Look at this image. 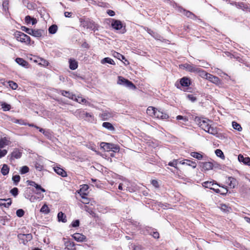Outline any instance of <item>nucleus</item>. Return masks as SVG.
<instances>
[{
    "mask_svg": "<svg viewBox=\"0 0 250 250\" xmlns=\"http://www.w3.org/2000/svg\"><path fill=\"white\" fill-rule=\"evenodd\" d=\"M11 194L15 197L18 194V189L17 188H14L10 190Z\"/></svg>",
    "mask_w": 250,
    "mask_h": 250,
    "instance_id": "51",
    "label": "nucleus"
},
{
    "mask_svg": "<svg viewBox=\"0 0 250 250\" xmlns=\"http://www.w3.org/2000/svg\"><path fill=\"white\" fill-rule=\"evenodd\" d=\"M232 126L233 127L234 129L239 131H241L242 129L241 125L240 124H239L238 123H236V122H232Z\"/></svg>",
    "mask_w": 250,
    "mask_h": 250,
    "instance_id": "40",
    "label": "nucleus"
},
{
    "mask_svg": "<svg viewBox=\"0 0 250 250\" xmlns=\"http://www.w3.org/2000/svg\"><path fill=\"white\" fill-rule=\"evenodd\" d=\"M88 189V186L87 185H83L81 189L78 191V193H86V191Z\"/></svg>",
    "mask_w": 250,
    "mask_h": 250,
    "instance_id": "46",
    "label": "nucleus"
},
{
    "mask_svg": "<svg viewBox=\"0 0 250 250\" xmlns=\"http://www.w3.org/2000/svg\"><path fill=\"white\" fill-rule=\"evenodd\" d=\"M195 122L199 125V126L206 131L209 125L210 121L206 118L201 117H196Z\"/></svg>",
    "mask_w": 250,
    "mask_h": 250,
    "instance_id": "2",
    "label": "nucleus"
},
{
    "mask_svg": "<svg viewBox=\"0 0 250 250\" xmlns=\"http://www.w3.org/2000/svg\"><path fill=\"white\" fill-rule=\"evenodd\" d=\"M198 73L199 76L201 77L202 78L207 79L208 75L209 73L206 72L205 71L203 70L202 69H201L199 67H197V71L195 72Z\"/></svg>",
    "mask_w": 250,
    "mask_h": 250,
    "instance_id": "21",
    "label": "nucleus"
},
{
    "mask_svg": "<svg viewBox=\"0 0 250 250\" xmlns=\"http://www.w3.org/2000/svg\"><path fill=\"white\" fill-rule=\"evenodd\" d=\"M80 114H82L83 115H84L85 117H91V115L90 113L85 112L84 111H80L78 112Z\"/></svg>",
    "mask_w": 250,
    "mask_h": 250,
    "instance_id": "62",
    "label": "nucleus"
},
{
    "mask_svg": "<svg viewBox=\"0 0 250 250\" xmlns=\"http://www.w3.org/2000/svg\"><path fill=\"white\" fill-rule=\"evenodd\" d=\"M65 249L68 250H76V249L74 248L75 244L71 241H67L64 242Z\"/></svg>",
    "mask_w": 250,
    "mask_h": 250,
    "instance_id": "20",
    "label": "nucleus"
},
{
    "mask_svg": "<svg viewBox=\"0 0 250 250\" xmlns=\"http://www.w3.org/2000/svg\"><path fill=\"white\" fill-rule=\"evenodd\" d=\"M35 167L36 169L40 171H42L43 168V166L42 164L38 162H36L35 164Z\"/></svg>",
    "mask_w": 250,
    "mask_h": 250,
    "instance_id": "48",
    "label": "nucleus"
},
{
    "mask_svg": "<svg viewBox=\"0 0 250 250\" xmlns=\"http://www.w3.org/2000/svg\"><path fill=\"white\" fill-rule=\"evenodd\" d=\"M227 182L230 188H233L236 186V180L235 178L229 177Z\"/></svg>",
    "mask_w": 250,
    "mask_h": 250,
    "instance_id": "23",
    "label": "nucleus"
},
{
    "mask_svg": "<svg viewBox=\"0 0 250 250\" xmlns=\"http://www.w3.org/2000/svg\"><path fill=\"white\" fill-rule=\"evenodd\" d=\"M15 37L17 40L25 44H29L30 42V38L23 33L17 31L15 33Z\"/></svg>",
    "mask_w": 250,
    "mask_h": 250,
    "instance_id": "1",
    "label": "nucleus"
},
{
    "mask_svg": "<svg viewBox=\"0 0 250 250\" xmlns=\"http://www.w3.org/2000/svg\"><path fill=\"white\" fill-rule=\"evenodd\" d=\"M58 29V27L56 25H52L50 27H49L48 29V31L50 34H55Z\"/></svg>",
    "mask_w": 250,
    "mask_h": 250,
    "instance_id": "39",
    "label": "nucleus"
},
{
    "mask_svg": "<svg viewBox=\"0 0 250 250\" xmlns=\"http://www.w3.org/2000/svg\"><path fill=\"white\" fill-rule=\"evenodd\" d=\"M177 163L178 161L177 160H174L172 162H169L168 165L171 167H176Z\"/></svg>",
    "mask_w": 250,
    "mask_h": 250,
    "instance_id": "53",
    "label": "nucleus"
},
{
    "mask_svg": "<svg viewBox=\"0 0 250 250\" xmlns=\"http://www.w3.org/2000/svg\"><path fill=\"white\" fill-rule=\"evenodd\" d=\"M76 100L77 102L79 103H84L86 105H90V104L89 102H87L85 99L81 97L78 96L77 97H76L75 95L74 99Z\"/></svg>",
    "mask_w": 250,
    "mask_h": 250,
    "instance_id": "27",
    "label": "nucleus"
},
{
    "mask_svg": "<svg viewBox=\"0 0 250 250\" xmlns=\"http://www.w3.org/2000/svg\"><path fill=\"white\" fill-rule=\"evenodd\" d=\"M183 11L184 14L187 17L190 18L191 19H194V18L195 17V16L190 11H186L185 10H184Z\"/></svg>",
    "mask_w": 250,
    "mask_h": 250,
    "instance_id": "42",
    "label": "nucleus"
},
{
    "mask_svg": "<svg viewBox=\"0 0 250 250\" xmlns=\"http://www.w3.org/2000/svg\"><path fill=\"white\" fill-rule=\"evenodd\" d=\"M205 131L214 135L217 134L218 133L217 129L216 127H214L211 126L210 125H209V126Z\"/></svg>",
    "mask_w": 250,
    "mask_h": 250,
    "instance_id": "25",
    "label": "nucleus"
},
{
    "mask_svg": "<svg viewBox=\"0 0 250 250\" xmlns=\"http://www.w3.org/2000/svg\"><path fill=\"white\" fill-rule=\"evenodd\" d=\"M1 107L4 111H8L11 109V105L5 103H2Z\"/></svg>",
    "mask_w": 250,
    "mask_h": 250,
    "instance_id": "44",
    "label": "nucleus"
},
{
    "mask_svg": "<svg viewBox=\"0 0 250 250\" xmlns=\"http://www.w3.org/2000/svg\"><path fill=\"white\" fill-rule=\"evenodd\" d=\"M40 211L44 214H48L50 210L48 206L46 204H44L41 208Z\"/></svg>",
    "mask_w": 250,
    "mask_h": 250,
    "instance_id": "38",
    "label": "nucleus"
},
{
    "mask_svg": "<svg viewBox=\"0 0 250 250\" xmlns=\"http://www.w3.org/2000/svg\"><path fill=\"white\" fill-rule=\"evenodd\" d=\"M32 18H32L30 16H26L25 18V21L26 22V23H27V24L30 23L32 20Z\"/></svg>",
    "mask_w": 250,
    "mask_h": 250,
    "instance_id": "59",
    "label": "nucleus"
},
{
    "mask_svg": "<svg viewBox=\"0 0 250 250\" xmlns=\"http://www.w3.org/2000/svg\"><path fill=\"white\" fill-rule=\"evenodd\" d=\"M24 211L22 209H19L16 211V214L19 217H22L24 215Z\"/></svg>",
    "mask_w": 250,
    "mask_h": 250,
    "instance_id": "49",
    "label": "nucleus"
},
{
    "mask_svg": "<svg viewBox=\"0 0 250 250\" xmlns=\"http://www.w3.org/2000/svg\"><path fill=\"white\" fill-rule=\"evenodd\" d=\"M61 92L62 95L67 97L72 100L74 99L75 95H73L72 93L69 92V91L61 90Z\"/></svg>",
    "mask_w": 250,
    "mask_h": 250,
    "instance_id": "29",
    "label": "nucleus"
},
{
    "mask_svg": "<svg viewBox=\"0 0 250 250\" xmlns=\"http://www.w3.org/2000/svg\"><path fill=\"white\" fill-rule=\"evenodd\" d=\"M100 146L103 148L105 151H109L112 149L113 144L102 142L100 144Z\"/></svg>",
    "mask_w": 250,
    "mask_h": 250,
    "instance_id": "15",
    "label": "nucleus"
},
{
    "mask_svg": "<svg viewBox=\"0 0 250 250\" xmlns=\"http://www.w3.org/2000/svg\"><path fill=\"white\" fill-rule=\"evenodd\" d=\"M44 33V31L41 29H32L30 35L35 37H41Z\"/></svg>",
    "mask_w": 250,
    "mask_h": 250,
    "instance_id": "11",
    "label": "nucleus"
},
{
    "mask_svg": "<svg viewBox=\"0 0 250 250\" xmlns=\"http://www.w3.org/2000/svg\"><path fill=\"white\" fill-rule=\"evenodd\" d=\"M214 185V184L213 182L211 181H206L202 184L203 186L206 188H209L212 189L216 193L220 192V190L219 189H215L214 188L212 187Z\"/></svg>",
    "mask_w": 250,
    "mask_h": 250,
    "instance_id": "8",
    "label": "nucleus"
},
{
    "mask_svg": "<svg viewBox=\"0 0 250 250\" xmlns=\"http://www.w3.org/2000/svg\"><path fill=\"white\" fill-rule=\"evenodd\" d=\"M117 83L119 84L123 85L129 88H135V85L132 82L121 76L118 77V81Z\"/></svg>",
    "mask_w": 250,
    "mask_h": 250,
    "instance_id": "3",
    "label": "nucleus"
},
{
    "mask_svg": "<svg viewBox=\"0 0 250 250\" xmlns=\"http://www.w3.org/2000/svg\"><path fill=\"white\" fill-rule=\"evenodd\" d=\"M191 156L194 158L197 159L198 160H201L203 158V156L201 153L197 152H192L191 153Z\"/></svg>",
    "mask_w": 250,
    "mask_h": 250,
    "instance_id": "37",
    "label": "nucleus"
},
{
    "mask_svg": "<svg viewBox=\"0 0 250 250\" xmlns=\"http://www.w3.org/2000/svg\"><path fill=\"white\" fill-rule=\"evenodd\" d=\"M9 85L13 89H16L18 88V84L13 81L9 82Z\"/></svg>",
    "mask_w": 250,
    "mask_h": 250,
    "instance_id": "50",
    "label": "nucleus"
},
{
    "mask_svg": "<svg viewBox=\"0 0 250 250\" xmlns=\"http://www.w3.org/2000/svg\"><path fill=\"white\" fill-rule=\"evenodd\" d=\"M8 0H3L2 6L5 11L8 9Z\"/></svg>",
    "mask_w": 250,
    "mask_h": 250,
    "instance_id": "55",
    "label": "nucleus"
},
{
    "mask_svg": "<svg viewBox=\"0 0 250 250\" xmlns=\"http://www.w3.org/2000/svg\"><path fill=\"white\" fill-rule=\"evenodd\" d=\"M100 116L103 120H108L112 117V114L107 111H105L100 115Z\"/></svg>",
    "mask_w": 250,
    "mask_h": 250,
    "instance_id": "22",
    "label": "nucleus"
},
{
    "mask_svg": "<svg viewBox=\"0 0 250 250\" xmlns=\"http://www.w3.org/2000/svg\"><path fill=\"white\" fill-rule=\"evenodd\" d=\"M11 144L10 141L6 137H3L0 139V148H3L6 146Z\"/></svg>",
    "mask_w": 250,
    "mask_h": 250,
    "instance_id": "16",
    "label": "nucleus"
},
{
    "mask_svg": "<svg viewBox=\"0 0 250 250\" xmlns=\"http://www.w3.org/2000/svg\"><path fill=\"white\" fill-rule=\"evenodd\" d=\"M21 29H22V30L23 31H24L26 33H27L28 34L30 35L32 29L28 28L26 27L25 26H22V27H21Z\"/></svg>",
    "mask_w": 250,
    "mask_h": 250,
    "instance_id": "52",
    "label": "nucleus"
},
{
    "mask_svg": "<svg viewBox=\"0 0 250 250\" xmlns=\"http://www.w3.org/2000/svg\"><path fill=\"white\" fill-rule=\"evenodd\" d=\"M7 153V151L6 149L0 150V158L4 157Z\"/></svg>",
    "mask_w": 250,
    "mask_h": 250,
    "instance_id": "58",
    "label": "nucleus"
},
{
    "mask_svg": "<svg viewBox=\"0 0 250 250\" xmlns=\"http://www.w3.org/2000/svg\"><path fill=\"white\" fill-rule=\"evenodd\" d=\"M180 83L182 86H188L190 84V79L187 77H183L180 79Z\"/></svg>",
    "mask_w": 250,
    "mask_h": 250,
    "instance_id": "17",
    "label": "nucleus"
},
{
    "mask_svg": "<svg viewBox=\"0 0 250 250\" xmlns=\"http://www.w3.org/2000/svg\"><path fill=\"white\" fill-rule=\"evenodd\" d=\"M11 204V201L10 199H0V206H4V207L8 208Z\"/></svg>",
    "mask_w": 250,
    "mask_h": 250,
    "instance_id": "19",
    "label": "nucleus"
},
{
    "mask_svg": "<svg viewBox=\"0 0 250 250\" xmlns=\"http://www.w3.org/2000/svg\"><path fill=\"white\" fill-rule=\"evenodd\" d=\"M21 177L19 175H16L13 176L12 180L14 181L15 185H17L18 183L20 182Z\"/></svg>",
    "mask_w": 250,
    "mask_h": 250,
    "instance_id": "45",
    "label": "nucleus"
},
{
    "mask_svg": "<svg viewBox=\"0 0 250 250\" xmlns=\"http://www.w3.org/2000/svg\"><path fill=\"white\" fill-rule=\"evenodd\" d=\"M69 68L71 70H75L78 67V63L75 60H72L70 59L69 60Z\"/></svg>",
    "mask_w": 250,
    "mask_h": 250,
    "instance_id": "30",
    "label": "nucleus"
},
{
    "mask_svg": "<svg viewBox=\"0 0 250 250\" xmlns=\"http://www.w3.org/2000/svg\"><path fill=\"white\" fill-rule=\"evenodd\" d=\"M37 189H40L41 190L42 192H45V190L44 188H42V187L40 186V185H38L37 184H36L35 187Z\"/></svg>",
    "mask_w": 250,
    "mask_h": 250,
    "instance_id": "63",
    "label": "nucleus"
},
{
    "mask_svg": "<svg viewBox=\"0 0 250 250\" xmlns=\"http://www.w3.org/2000/svg\"><path fill=\"white\" fill-rule=\"evenodd\" d=\"M235 4L237 7H238L240 9L244 10L245 9L248 8V5L245 4L244 3H243L242 2H238V3L235 2Z\"/></svg>",
    "mask_w": 250,
    "mask_h": 250,
    "instance_id": "34",
    "label": "nucleus"
},
{
    "mask_svg": "<svg viewBox=\"0 0 250 250\" xmlns=\"http://www.w3.org/2000/svg\"><path fill=\"white\" fill-rule=\"evenodd\" d=\"M84 210L92 215H93L95 214L94 211L91 209L89 208L87 206L84 207Z\"/></svg>",
    "mask_w": 250,
    "mask_h": 250,
    "instance_id": "56",
    "label": "nucleus"
},
{
    "mask_svg": "<svg viewBox=\"0 0 250 250\" xmlns=\"http://www.w3.org/2000/svg\"><path fill=\"white\" fill-rule=\"evenodd\" d=\"M21 156V152L18 149L15 148L11 154L10 160L12 161L15 159H19Z\"/></svg>",
    "mask_w": 250,
    "mask_h": 250,
    "instance_id": "9",
    "label": "nucleus"
},
{
    "mask_svg": "<svg viewBox=\"0 0 250 250\" xmlns=\"http://www.w3.org/2000/svg\"><path fill=\"white\" fill-rule=\"evenodd\" d=\"M9 171V168L6 164H4L1 169V172L3 175H6L8 174Z\"/></svg>",
    "mask_w": 250,
    "mask_h": 250,
    "instance_id": "32",
    "label": "nucleus"
},
{
    "mask_svg": "<svg viewBox=\"0 0 250 250\" xmlns=\"http://www.w3.org/2000/svg\"><path fill=\"white\" fill-rule=\"evenodd\" d=\"M103 126L108 129L109 130H114V127L109 122H104L103 123Z\"/></svg>",
    "mask_w": 250,
    "mask_h": 250,
    "instance_id": "33",
    "label": "nucleus"
},
{
    "mask_svg": "<svg viewBox=\"0 0 250 250\" xmlns=\"http://www.w3.org/2000/svg\"><path fill=\"white\" fill-rule=\"evenodd\" d=\"M54 170L58 174L62 177H65L66 176V172L62 168L56 167H54Z\"/></svg>",
    "mask_w": 250,
    "mask_h": 250,
    "instance_id": "24",
    "label": "nucleus"
},
{
    "mask_svg": "<svg viewBox=\"0 0 250 250\" xmlns=\"http://www.w3.org/2000/svg\"><path fill=\"white\" fill-rule=\"evenodd\" d=\"M16 62L20 65L25 66L27 64V62L26 61H25L24 60H23L22 58H17L16 60Z\"/></svg>",
    "mask_w": 250,
    "mask_h": 250,
    "instance_id": "36",
    "label": "nucleus"
},
{
    "mask_svg": "<svg viewBox=\"0 0 250 250\" xmlns=\"http://www.w3.org/2000/svg\"><path fill=\"white\" fill-rule=\"evenodd\" d=\"M180 67L188 71L195 73L197 71V67L192 64L185 63L180 65Z\"/></svg>",
    "mask_w": 250,
    "mask_h": 250,
    "instance_id": "5",
    "label": "nucleus"
},
{
    "mask_svg": "<svg viewBox=\"0 0 250 250\" xmlns=\"http://www.w3.org/2000/svg\"><path fill=\"white\" fill-rule=\"evenodd\" d=\"M101 62L102 63H108L113 65H114L115 64L114 61L112 59L108 57L105 58L104 59H103L101 61Z\"/></svg>",
    "mask_w": 250,
    "mask_h": 250,
    "instance_id": "35",
    "label": "nucleus"
},
{
    "mask_svg": "<svg viewBox=\"0 0 250 250\" xmlns=\"http://www.w3.org/2000/svg\"><path fill=\"white\" fill-rule=\"evenodd\" d=\"M206 79L216 85H220L221 84V82L219 78L209 73Z\"/></svg>",
    "mask_w": 250,
    "mask_h": 250,
    "instance_id": "6",
    "label": "nucleus"
},
{
    "mask_svg": "<svg viewBox=\"0 0 250 250\" xmlns=\"http://www.w3.org/2000/svg\"><path fill=\"white\" fill-rule=\"evenodd\" d=\"M82 25L87 29H90L93 31L98 30V25L94 22L90 21H85L82 22Z\"/></svg>",
    "mask_w": 250,
    "mask_h": 250,
    "instance_id": "4",
    "label": "nucleus"
},
{
    "mask_svg": "<svg viewBox=\"0 0 250 250\" xmlns=\"http://www.w3.org/2000/svg\"><path fill=\"white\" fill-rule=\"evenodd\" d=\"M111 27L115 30H120L123 27L122 22L117 20L111 19Z\"/></svg>",
    "mask_w": 250,
    "mask_h": 250,
    "instance_id": "7",
    "label": "nucleus"
},
{
    "mask_svg": "<svg viewBox=\"0 0 250 250\" xmlns=\"http://www.w3.org/2000/svg\"><path fill=\"white\" fill-rule=\"evenodd\" d=\"M107 13L110 16H114L115 15V12L111 10H108Z\"/></svg>",
    "mask_w": 250,
    "mask_h": 250,
    "instance_id": "64",
    "label": "nucleus"
},
{
    "mask_svg": "<svg viewBox=\"0 0 250 250\" xmlns=\"http://www.w3.org/2000/svg\"><path fill=\"white\" fill-rule=\"evenodd\" d=\"M238 160L245 165L250 166V158L248 157H244L242 155H239L238 157Z\"/></svg>",
    "mask_w": 250,
    "mask_h": 250,
    "instance_id": "14",
    "label": "nucleus"
},
{
    "mask_svg": "<svg viewBox=\"0 0 250 250\" xmlns=\"http://www.w3.org/2000/svg\"><path fill=\"white\" fill-rule=\"evenodd\" d=\"M220 208L224 212H229L230 208L225 204H220Z\"/></svg>",
    "mask_w": 250,
    "mask_h": 250,
    "instance_id": "41",
    "label": "nucleus"
},
{
    "mask_svg": "<svg viewBox=\"0 0 250 250\" xmlns=\"http://www.w3.org/2000/svg\"><path fill=\"white\" fill-rule=\"evenodd\" d=\"M72 237L77 242H82L84 241L86 239V237L80 233H75L72 235Z\"/></svg>",
    "mask_w": 250,
    "mask_h": 250,
    "instance_id": "10",
    "label": "nucleus"
},
{
    "mask_svg": "<svg viewBox=\"0 0 250 250\" xmlns=\"http://www.w3.org/2000/svg\"><path fill=\"white\" fill-rule=\"evenodd\" d=\"M80 222L78 220H76L72 223V226L73 227H76L79 226Z\"/></svg>",
    "mask_w": 250,
    "mask_h": 250,
    "instance_id": "61",
    "label": "nucleus"
},
{
    "mask_svg": "<svg viewBox=\"0 0 250 250\" xmlns=\"http://www.w3.org/2000/svg\"><path fill=\"white\" fill-rule=\"evenodd\" d=\"M176 119L178 120H183L185 122H186L188 121V118L187 117H183V116H181V115L177 116V117H176Z\"/></svg>",
    "mask_w": 250,
    "mask_h": 250,
    "instance_id": "57",
    "label": "nucleus"
},
{
    "mask_svg": "<svg viewBox=\"0 0 250 250\" xmlns=\"http://www.w3.org/2000/svg\"><path fill=\"white\" fill-rule=\"evenodd\" d=\"M58 219L59 222L62 221L65 223L67 221L66 216L62 212H60L58 214Z\"/></svg>",
    "mask_w": 250,
    "mask_h": 250,
    "instance_id": "31",
    "label": "nucleus"
},
{
    "mask_svg": "<svg viewBox=\"0 0 250 250\" xmlns=\"http://www.w3.org/2000/svg\"><path fill=\"white\" fill-rule=\"evenodd\" d=\"M187 97L188 100L192 102H194L196 100V98L194 97L192 94H188L187 95Z\"/></svg>",
    "mask_w": 250,
    "mask_h": 250,
    "instance_id": "54",
    "label": "nucleus"
},
{
    "mask_svg": "<svg viewBox=\"0 0 250 250\" xmlns=\"http://www.w3.org/2000/svg\"><path fill=\"white\" fill-rule=\"evenodd\" d=\"M111 147L112 149L111 150V151H112L113 152H117L119 150V147L118 146L115 145L114 144H113V146Z\"/></svg>",
    "mask_w": 250,
    "mask_h": 250,
    "instance_id": "60",
    "label": "nucleus"
},
{
    "mask_svg": "<svg viewBox=\"0 0 250 250\" xmlns=\"http://www.w3.org/2000/svg\"><path fill=\"white\" fill-rule=\"evenodd\" d=\"M215 154L217 156H218L220 158H225L223 152L220 149H216L215 150Z\"/></svg>",
    "mask_w": 250,
    "mask_h": 250,
    "instance_id": "47",
    "label": "nucleus"
},
{
    "mask_svg": "<svg viewBox=\"0 0 250 250\" xmlns=\"http://www.w3.org/2000/svg\"><path fill=\"white\" fill-rule=\"evenodd\" d=\"M156 109H157L152 106H149L146 110V113L149 116L155 117V111H156Z\"/></svg>",
    "mask_w": 250,
    "mask_h": 250,
    "instance_id": "28",
    "label": "nucleus"
},
{
    "mask_svg": "<svg viewBox=\"0 0 250 250\" xmlns=\"http://www.w3.org/2000/svg\"><path fill=\"white\" fill-rule=\"evenodd\" d=\"M124 188H126V190L129 192H132L135 191L134 189L131 187V183L127 180H124L123 183Z\"/></svg>",
    "mask_w": 250,
    "mask_h": 250,
    "instance_id": "18",
    "label": "nucleus"
},
{
    "mask_svg": "<svg viewBox=\"0 0 250 250\" xmlns=\"http://www.w3.org/2000/svg\"><path fill=\"white\" fill-rule=\"evenodd\" d=\"M29 169L27 166H23L20 169V173L21 174H25L29 172Z\"/></svg>",
    "mask_w": 250,
    "mask_h": 250,
    "instance_id": "43",
    "label": "nucleus"
},
{
    "mask_svg": "<svg viewBox=\"0 0 250 250\" xmlns=\"http://www.w3.org/2000/svg\"><path fill=\"white\" fill-rule=\"evenodd\" d=\"M213 164L209 162L201 163V167L204 170H209L213 168Z\"/></svg>",
    "mask_w": 250,
    "mask_h": 250,
    "instance_id": "13",
    "label": "nucleus"
},
{
    "mask_svg": "<svg viewBox=\"0 0 250 250\" xmlns=\"http://www.w3.org/2000/svg\"><path fill=\"white\" fill-rule=\"evenodd\" d=\"M154 117L158 119H165L168 118V115L166 113H164L157 109L156 111H155V116Z\"/></svg>",
    "mask_w": 250,
    "mask_h": 250,
    "instance_id": "12",
    "label": "nucleus"
},
{
    "mask_svg": "<svg viewBox=\"0 0 250 250\" xmlns=\"http://www.w3.org/2000/svg\"><path fill=\"white\" fill-rule=\"evenodd\" d=\"M186 161H181L180 163L182 165H186L192 167L193 168L196 167V164L195 162L190 161L188 160H186Z\"/></svg>",
    "mask_w": 250,
    "mask_h": 250,
    "instance_id": "26",
    "label": "nucleus"
}]
</instances>
